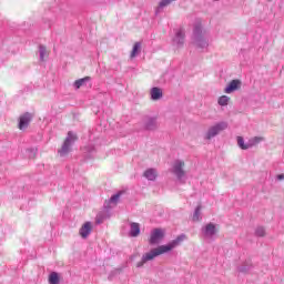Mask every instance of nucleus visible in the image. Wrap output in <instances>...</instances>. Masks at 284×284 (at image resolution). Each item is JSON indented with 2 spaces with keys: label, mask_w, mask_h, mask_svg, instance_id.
<instances>
[{
  "label": "nucleus",
  "mask_w": 284,
  "mask_h": 284,
  "mask_svg": "<svg viewBox=\"0 0 284 284\" xmlns=\"http://www.w3.org/2000/svg\"><path fill=\"white\" fill-rule=\"evenodd\" d=\"M186 239L185 234L179 235L175 240L169 242L166 245H160L150 252L142 255V260L138 262L136 267H143L148 261H154L156 256H161V254H168V252H172L175 247H179L181 243Z\"/></svg>",
  "instance_id": "nucleus-1"
},
{
  "label": "nucleus",
  "mask_w": 284,
  "mask_h": 284,
  "mask_svg": "<svg viewBox=\"0 0 284 284\" xmlns=\"http://www.w3.org/2000/svg\"><path fill=\"white\" fill-rule=\"evenodd\" d=\"M193 44L199 50H207L210 45V39L207 38V33L203 31L201 24H197L193 29Z\"/></svg>",
  "instance_id": "nucleus-2"
},
{
  "label": "nucleus",
  "mask_w": 284,
  "mask_h": 284,
  "mask_svg": "<svg viewBox=\"0 0 284 284\" xmlns=\"http://www.w3.org/2000/svg\"><path fill=\"white\" fill-rule=\"evenodd\" d=\"M78 139L79 138L75 135L74 132L69 131L67 134V138L62 144V148L58 151L60 156H65L70 152V148H72V145H74V142Z\"/></svg>",
  "instance_id": "nucleus-3"
},
{
  "label": "nucleus",
  "mask_w": 284,
  "mask_h": 284,
  "mask_svg": "<svg viewBox=\"0 0 284 284\" xmlns=\"http://www.w3.org/2000/svg\"><path fill=\"white\" fill-rule=\"evenodd\" d=\"M223 130H227V122H219L215 125H212L211 128H209V130L204 135V139L206 141H210L214 139V136H219V134H221Z\"/></svg>",
  "instance_id": "nucleus-4"
},
{
  "label": "nucleus",
  "mask_w": 284,
  "mask_h": 284,
  "mask_svg": "<svg viewBox=\"0 0 284 284\" xmlns=\"http://www.w3.org/2000/svg\"><path fill=\"white\" fill-rule=\"evenodd\" d=\"M184 168L185 162L182 160H175L171 168V172L176 176L178 180L183 181V179H185V170H183Z\"/></svg>",
  "instance_id": "nucleus-5"
},
{
  "label": "nucleus",
  "mask_w": 284,
  "mask_h": 284,
  "mask_svg": "<svg viewBox=\"0 0 284 284\" xmlns=\"http://www.w3.org/2000/svg\"><path fill=\"white\" fill-rule=\"evenodd\" d=\"M165 239V230L153 229L149 237V245H159Z\"/></svg>",
  "instance_id": "nucleus-6"
},
{
  "label": "nucleus",
  "mask_w": 284,
  "mask_h": 284,
  "mask_svg": "<svg viewBox=\"0 0 284 284\" xmlns=\"http://www.w3.org/2000/svg\"><path fill=\"white\" fill-rule=\"evenodd\" d=\"M202 234L204 239H214V235L216 234V224L209 223L205 226H203Z\"/></svg>",
  "instance_id": "nucleus-7"
},
{
  "label": "nucleus",
  "mask_w": 284,
  "mask_h": 284,
  "mask_svg": "<svg viewBox=\"0 0 284 284\" xmlns=\"http://www.w3.org/2000/svg\"><path fill=\"white\" fill-rule=\"evenodd\" d=\"M33 114L30 112H26L20 116V121H19V130H26L28 129V125H30V122L33 119Z\"/></svg>",
  "instance_id": "nucleus-8"
},
{
  "label": "nucleus",
  "mask_w": 284,
  "mask_h": 284,
  "mask_svg": "<svg viewBox=\"0 0 284 284\" xmlns=\"http://www.w3.org/2000/svg\"><path fill=\"white\" fill-rule=\"evenodd\" d=\"M174 45L181 48L185 43V31L183 29H178L175 31V37L173 38Z\"/></svg>",
  "instance_id": "nucleus-9"
},
{
  "label": "nucleus",
  "mask_w": 284,
  "mask_h": 284,
  "mask_svg": "<svg viewBox=\"0 0 284 284\" xmlns=\"http://www.w3.org/2000/svg\"><path fill=\"white\" fill-rule=\"evenodd\" d=\"M241 89V80H232L229 85L224 89L225 94H232L236 90Z\"/></svg>",
  "instance_id": "nucleus-10"
},
{
  "label": "nucleus",
  "mask_w": 284,
  "mask_h": 284,
  "mask_svg": "<svg viewBox=\"0 0 284 284\" xmlns=\"http://www.w3.org/2000/svg\"><path fill=\"white\" fill-rule=\"evenodd\" d=\"M91 232H92V222H85V223L81 226V229H80V231H79V234H80V236H82L83 239H88V236H90Z\"/></svg>",
  "instance_id": "nucleus-11"
},
{
  "label": "nucleus",
  "mask_w": 284,
  "mask_h": 284,
  "mask_svg": "<svg viewBox=\"0 0 284 284\" xmlns=\"http://www.w3.org/2000/svg\"><path fill=\"white\" fill-rule=\"evenodd\" d=\"M156 128H159V123H156V119L148 118L144 121V129L152 131V130H156Z\"/></svg>",
  "instance_id": "nucleus-12"
},
{
  "label": "nucleus",
  "mask_w": 284,
  "mask_h": 284,
  "mask_svg": "<svg viewBox=\"0 0 284 284\" xmlns=\"http://www.w3.org/2000/svg\"><path fill=\"white\" fill-rule=\"evenodd\" d=\"M151 99L152 101H159L160 99H163V91L160 88H152L151 89Z\"/></svg>",
  "instance_id": "nucleus-13"
},
{
  "label": "nucleus",
  "mask_w": 284,
  "mask_h": 284,
  "mask_svg": "<svg viewBox=\"0 0 284 284\" xmlns=\"http://www.w3.org/2000/svg\"><path fill=\"white\" fill-rule=\"evenodd\" d=\"M172 1H174V0H161L159 2L158 8L155 9V14H161V12H163V9L168 8V6H170V3H172Z\"/></svg>",
  "instance_id": "nucleus-14"
},
{
  "label": "nucleus",
  "mask_w": 284,
  "mask_h": 284,
  "mask_svg": "<svg viewBox=\"0 0 284 284\" xmlns=\"http://www.w3.org/2000/svg\"><path fill=\"white\" fill-rule=\"evenodd\" d=\"M139 234H141V226L139 223H131L130 236L136 237Z\"/></svg>",
  "instance_id": "nucleus-15"
},
{
  "label": "nucleus",
  "mask_w": 284,
  "mask_h": 284,
  "mask_svg": "<svg viewBox=\"0 0 284 284\" xmlns=\"http://www.w3.org/2000/svg\"><path fill=\"white\" fill-rule=\"evenodd\" d=\"M148 181H156L158 173L155 169H148L143 174Z\"/></svg>",
  "instance_id": "nucleus-16"
},
{
  "label": "nucleus",
  "mask_w": 284,
  "mask_h": 284,
  "mask_svg": "<svg viewBox=\"0 0 284 284\" xmlns=\"http://www.w3.org/2000/svg\"><path fill=\"white\" fill-rule=\"evenodd\" d=\"M265 141V138L263 136H254L248 140V150L250 148H254L255 145H258V143H263Z\"/></svg>",
  "instance_id": "nucleus-17"
},
{
  "label": "nucleus",
  "mask_w": 284,
  "mask_h": 284,
  "mask_svg": "<svg viewBox=\"0 0 284 284\" xmlns=\"http://www.w3.org/2000/svg\"><path fill=\"white\" fill-rule=\"evenodd\" d=\"M141 53V42H135L131 51V59L139 57Z\"/></svg>",
  "instance_id": "nucleus-18"
},
{
  "label": "nucleus",
  "mask_w": 284,
  "mask_h": 284,
  "mask_svg": "<svg viewBox=\"0 0 284 284\" xmlns=\"http://www.w3.org/2000/svg\"><path fill=\"white\" fill-rule=\"evenodd\" d=\"M236 141H237V145H239V148H241V150H250L248 142L245 143V140L243 139V136H237Z\"/></svg>",
  "instance_id": "nucleus-19"
},
{
  "label": "nucleus",
  "mask_w": 284,
  "mask_h": 284,
  "mask_svg": "<svg viewBox=\"0 0 284 284\" xmlns=\"http://www.w3.org/2000/svg\"><path fill=\"white\" fill-rule=\"evenodd\" d=\"M88 81H90V77H85V78L77 80L74 82L75 90H79V88H82V85H85V83H88Z\"/></svg>",
  "instance_id": "nucleus-20"
},
{
  "label": "nucleus",
  "mask_w": 284,
  "mask_h": 284,
  "mask_svg": "<svg viewBox=\"0 0 284 284\" xmlns=\"http://www.w3.org/2000/svg\"><path fill=\"white\" fill-rule=\"evenodd\" d=\"M39 54H40V61H45V57H48V50L43 44L39 45Z\"/></svg>",
  "instance_id": "nucleus-21"
},
{
  "label": "nucleus",
  "mask_w": 284,
  "mask_h": 284,
  "mask_svg": "<svg viewBox=\"0 0 284 284\" xmlns=\"http://www.w3.org/2000/svg\"><path fill=\"white\" fill-rule=\"evenodd\" d=\"M219 105L222 108L230 104V97L227 95H221L217 100Z\"/></svg>",
  "instance_id": "nucleus-22"
},
{
  "label": "nucleus",
  "mask_w": 284,
  "mask_h": 284,
  "mask_svg": "<svg viewBox=\"0 0 284 284\" xmlns=\"http://www.w3.org/2000/svg\"><path fill=\"white\" fill-rule=\"evenodd\" d=\"M121 194H123V191H120L113 196H111V199L109 200V203H111L112 205H116L119 203V199H121Z\"/></svg>",
  "instance_id": "nucleus-23"
},
{
  "label": "nucleus",
  "mask_w": 284,
  "mask_h": 284,
  "mask_svg": "<svg viewBox=\"0 0 284 284\" xmlns=\"http://www.w3.org/2000/svg\"><path fill=\"white\" fill-rule=\"evenodd\" d=\"M49 283H50V284H59V273L52 272V273L49 275Z\"/></svg>",
  "instance_id": "nucleus-24"
},
{
  "label": "nucleus",
  "mask_w": 284,
  "mask_h": 284,
  "mask_svg": "<svg viewBox=\"0 0 284 284\" xmlns=\"http://www.w3.org/2000/svg\"><path fill=\"white\" fill-rule=\"evenodd\" d=\"M193 221L196 223L201 221V205H197L193 213Z\"/></svg>",
  "instance_id": "nucleus-25"
},
{
  "label": "nucleus",
  "mask_w": 284,
  "mask_h": 284,
  "mask_svg": "<svg viewBox=\"0 0 284 284\" xmlns=\"http://www.w3.org/2000/svg\"><path fill=\"white\" fill-rule=\"evenodd\" d=\"M237 270L239 272H250V270H252V263L246 262L242 264Z\"/></svg>",
  "instance_id": "nucleus-26"
},
{
  "label": "nucleus",
  "mask_w": 284,
  "mask_h": 284,
  "mask_svg": "<svg viewBox=\"0 0 284 284\" xmlns=\"http://www.w3.org/2000/svg\"><path fill=\"white\" fill-rule=\"evenodd\" d=\"M255 236H260V237L265 236V227H263V226H257V227L255 229Z\"/></svg>",
  "instance_id": "nucleus-27"
},
{
  "label": "nucleus",
  "mask_w": 284,
  "mask_h": 284,
  "mask_svg": "<svg viewBox=\"0 0 284 284\" xmlns=\"http://www.w3.org/2000/svg\"><path fill=\"white\" fill-rule=\"evenodd\" d=\"M29 152H31V155H29L30 159H34V156H37V150L30 149Z\"/></svg>",
  "instance_id": "nucleus-28"
},
{
  "label": "nucleus",
  "mask_w": 284,
  "mask_h": 284,
  "mask_svg": "<svg viewBox=\"0 0 284 284\" xmlns=\"http://www.w3.org/2000/svg\"><path fill=\"white\" fill-rule=\"evenodd\" d=\"M277 179H278L280 181H283V179H284V174H280V175H277Z\"/></svg>",
  "instance_id": "nucleus-29"
},
{
  "label": "nucleus",
  "mask_w": 284,
  "mask_h": 284,
  "mask_svg": "<svg viewBox=\"0 0 284 284\" xmlns=\"http://www.w3.org/2000/svg\"><path fill=\"white\" fill-rule=\"evenodd\" d=\"M270 3H272V1H274V0H267Z\"/></svg>",
  "instance_id": "nucleus-30"
},
{
  "label": "nucleus",
  "mask_w": 284,
  "mask_h": 284,
  "mask_svg": "<svg viewBox=\"0 0 284 284\" xmlns=\"http://www.w3.org/2000/svg\"><path fill=\"white\" fill-rule=\"evenodd\" d=\"M97 223H101V221L97 220Z\"/></svg>",
  "instance_id": "nucleus-31"
}]
</instances>
